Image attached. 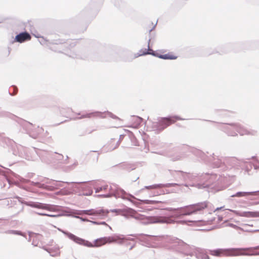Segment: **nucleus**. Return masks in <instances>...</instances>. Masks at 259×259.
I'll return each mask as SVG.
<instances>
[{
    "instance_id": "f257e3e1",
    "label": "nucleus",
    "mask_w": 259,
    "mask_h": 259,
    "mask_svg": "<svg viewBox=\"0 0 259 259\" xmlns=\"http://www.w3.org/2000/svg\"><path fill=\"white\" fill-rule=\"evenodd\" d=\"M208 202L204 201L178 208L166 207L164 210L169 211L162 216H149L137 213L134 209L127 207L122 209L120 214L126 219L133 218L144 225L149 224H178L185 225L187 221L180 220L184 216L190 215L201 211L207 207Z\"/></svg>"
},
{
    "instance_id": "f03ea898",
    "label": "nucleus",
    "mask_w": 259,
    "mask_h": 259,
    "mask_svg": "<svg viewBox=\"0 0 259 259\" xmlns=\"http://www.w3.org/2000/svg\"><path fill=\"white\" fill-rule=\"evenodd\" d=\"M9 171L12 172L11 170L8 168L5 169V170L0 169V180L3 181L5 180L9 184V185L14 183V184L18 187L32 192H36L37 191L38 188L45 189L49 191H54L60 188H64L65 184H80L87 183V182H67L46 179H43V180H40V182H34L28 179H25L21 177H19V178L20 182H18V181L12 182L8 175V173Z\"/></svg>"
},
{
    "instance_id": "7ed1b4c3",
    "label": "nucleus",
    "mask_w": 259,
    "mask_h": 259,
    "mask_svg": "<svg viewBox=\"0 0 259 259\" xmlns=\"http://www.w3.org/2000/svg\"><path fill=\"white\" fill-rule=\"evenodd\" d=\"M168 171L174 180L177 182L182 180L196 181V183H194L192 186H194L198 189L211 188L217 192L226 188L225 186H219L220 183L222 182V179H218V176L215 174L205 173L199 176L197 174L187 173L182 170L169 169Z\"/></svg>"
},
{
    "instance_id": "20e7f679",
    "label": "nucleus",
    "mask_w": 259,
    "mask_h": 259,
    "mask_svg": "<svg viewBox=\"0 0 259 259\" xmlns=\"http://www.w3.org/2000/svg\"><path fill=\"white\" fill-rule=\"evenodd\" d=\"M66 235L69 239L72 240L74 242L79 245L89 247H97L105 244L106 243H110L115 242H118L120 243L123 242L124 240L134 241V238L123 237L121 235H114L112 236L104 237L96 239L94 241V243L86 240L84 239L77 237L72 233L64 231L63 230H59Z\"/></svg>"
},
{
    "instance_id": "39448f33",
    "label": "nucleus",
    "mask_w": 259,
    "mask_h": 259,
    "mask_svg": "<svg viewBox=\"0 0 259 259\" xmlns=\"http://www.w3.org/2000/svg\"><path fill=\"white\" fill-rule=\"evenodd\" d=\"M210 254L215 256H234L239 255H259V245L253 247L217 248L208 250Z\"/></svg>"
},
{
    "instance_id": "423d86ee",
    "label": "nucleus",
    "mask_w": 259,
    "mask_h": 259,
    "mask_svg": "<svg viewBox=\"0 0 259 259\" xmlns=\"http://www.w3.org/2000/svg\"><path fill=\"white\" fill-rule=\"evenodd\" d=\"M218 123L224 125V126L222 127V130L229 136H237V134L236 132L241 136L245 135L254 136L257 134L256 131L253 130H248L245 127L238 123H226L218 122Z\"/></svg>"
},
{
    "instance_id": "0eeeda50",
    "label": "nucleus",
    "mask_w": 259,
    "mask_h": 259,
    "mask_svg": "<svg viewBox=\"0 0 259 259\" xmlns=\"http://www.w3.org/2000/svg\"><path fill=\"white\" fill-rule=\"evenodd\" d=\"M113 187H110V192L106 194H99L97 196L98 197L109 198L112 196L115 198H121L123 199H127L132 201L131 198H136L131 194H127L126 192L122 189L118 187L116 185H113Z\"/></svg>"
},
{
    "instance_id": "6e6552de",
    "label": "nucleus",
    "mask_w": 259,
    "mask_h": 259,
    "mask_svg": "<svg viewBox=\"0 0 259 259\" xmlns=\"http://www.w3.org/2000/svg\"><path fill=\"white\" fill-rule=\"evenodd\" d=\"M185 119L175 115L173 116H167L165 117H160L158 121L154 122L152 124V128L154 131L161 132L171 124L174 123L176 120H183Z\"/></svg>"
},
{
    "instance_id": "1a4fd4ad",
    "label": "nucleus",
    "mask_w": 259,
    "mask_h": 259,
    "mask_svg": "<svg viewBox=\"0 0 259 259\" xmlns=\"http://www.w3.org/2000/svg\"><path fill=\"white\" fill-rule=\"evenodd\" d=\"M40 39L39 40V41L41 45H61V46L64 45L65 47L68 48V49H71L74 47L76 45V41H66V39H61L59 37L58 35H55L54 36L50 37L48 39H45L44 37L40 36Z\"/></svg>"
},
{
    "instance_id": "9d476101",
    "label": "nucleus",
    "mask_w": 259,
    "mask_h": 259,
    "mask_svg": "<svg viewBox=\"0 0 259 259\" xmlns=\"http://www.w3.org/2000/svg\"><path fill=\"white\" fill-rule=\"evenodd\" d=\"M104 114L108 115L110 117L114 119H120V118L117 117L116 115L113 114L112 112L106 111L104 112H100V111H93L90 113H83L82 114H81L80 113H78L77 115H80V116L76 118V119H81L84 118H91L92 117H99L101 118H105V116H104Z\"/></svg>"
},
{
    "instance_id": "9b49d317",
    "label": "nucleus",
    "mask_w": 259,
    "mask_h": 259,
    "mask_svg": "<svg viewBox=\"0 0 259 259\" xmlns=\"http://www.w3.org/2000/svg\"><path fill=\"white\" fill-rule=\"evenodd\" d=\"M22 203L30 207L42 209H46L50 211H58L60 206L49 204L42 203L38 202L33 201H22Z\"/></svg>"
},
{
    "instance_id": "f8f14e48",
    "label": "nucleus",
    "mask_w": 259,
    "mask_h": 259,
    "mask_svg": "<svg viewBox=\"0 0 259 259\" xmlns=\"http://www.w3.org/2000/svg\"><path fill=\"white\" fill-rule=\"evenodd\" d=\"M36 152L42 162L47 164H53V158H55L54 152L45 149H38Z\"/></svg>"
},
{
    "instance_id": "ddd939ff",
    "label": "nucleus",
    "mask_w": 259,
    "mask_h": 259,
    "mask_svg": "<svg viewBox=\"0 0 259 259\" xmlns=\"http://www.w3.org/2000/svg\"><path fill=\"white\" fill-rule=\"evenodd\" d=\"M109 213L108 209H104L100 208L97 209H91L88 210H75V214L78 215H82L83 214H88L89 215H96L101 217H106Z\"/></svg>"
},
{
    "instance_id": "4468645a",
    "label": "nucleus",
    "mask_w": 259,
    "mask_h": 259,
    "mask_svg": "<svg viewBox=\"0 0 259 259\" xmlns=\"http://www.w3.org/2000/svg\"><path fill=\"white\" fill-rule=\"evenodd\" d=\"M23 130L26 132V133L28 134L30 137L33 139H36L39 134H40L43 130L41 127L39 128L37 127V129L36 131H33L34 125L26 121H23L22 124Z\"/></svg>"
},
{
    "instance_id": "2eb2a0df",
    "label": "nucleus",
    "mask_w": 259,
    "mask_h": 259,
    "mask_svg": "<svg viewBox=\"0 0 259 259\" xmlns=\"http://www.w3.org/2000/svg\"><path fill=\"white\" fill-rule=\"evenodd\" d=\"M130 236L135 237L136 239L141 242V244L148 246L154 240L156 236L149 235L145 234H131Z\"/></svg>"
},
{
    "instance_id": "dca6fc26",
    "label": "nucleus",
    "mask_w": 259,
    "mask_h": 259,
    "mask_svg": "<svg viewBox=\"0 0 259 259\" xmlns=\"http://www.w3.org/2000/svg\"><path fill=\"white\" fill-rule=\"evenodd\" d=\"M180 247L179 251L186 256L193 257L194 253H195L196 248L194 246H190L189 245L184 242L183 241L179 242Z\"/></svg>"
},
{
    "instance_id": "f3484780",
    "label": "nucleus",
    "mask_w": 259,
    "mask_h": 259,
    "mask_svg": "<svg viewBox=\"0 0 259 259\" xmlns=\"http://www.w3.org/2000/svg\"><path fill=\"white\" fill-rule=\"evenodd\" d=\"M178 184L177 183H166V184H158L152 185L145 186V188L147 189H159V191L157 192V194H164L168 193L169 190L165 189H162V188H169L174 187Z\"/></svg>"
},
{
    "instance_id": "a211bd4d",
    "label": "nucleus",
    "mask_w": 259,
    "mask_h": 259,
    "mask_svg": "<svg viewBox=\"0 0 259 259\" xmlns=\"http://www.w3.org/2000/svg\"><path fill=\"white\" fill-rule=\"evenodd\" d=\"M31 37L30 34L28 32L25 31L17 34L14 39L11 41V43L13 44L15 42L23 43L26 41L30 40Z\"/></svg>"
},
{
    "instance_id": "6ab92c4d",
    "label": "nucleus",
    "mask_w": 259,
    "mask_h": 259,
    "mask_svg": "<svg viewBox=\"0 0 259 259\" xmlns=\"http://www.w3.org/2000/svg\"><path fill=\"white\" fill-rule=\"evenodd\" d=\"M209 161L211 166L213 168L221 167L224 165L223 157L220 158L219 156L215 155L213 153L212 158H210Z\"/></svg>"
},
{
    "instance_id": "aec40b11",
    "label": "nucleus",
    "mask_w": 259,
    "mask_h": 259,
    "mask_svg": "<svg viewBox=\"0 0 259 259\" xmlns=\"http://www.w3.org/2000/svg\"><path fill=\"white\" fill-rule=\"evenodd\" d=\"M151 39L149 38L148 42V49H145V52L143 53H137L135 54L134 58H138L141 56H144L146 55H151L153 56L159 58V55L161 54H159L157 52L153 51L152 49H150L149 44L150 42Z\"/></svg>"
},
{
    "instance_id": "412c9836",
    "label": "nucleus",
    "mask_w": 259,
    "mask_h": 259,
    "mask_svg": "<svg viewBox=\"0 0 259 259\" xmlns=\"http://www.w3.org/2000/svg\"><path fill=\"white\" fill-rule=\"evenodd\" d=\"M54 155L55 158H53L54 159L53 164H55L56 163H67V160L68 159V156H66V159H64V156L61 154L54 152Z\"/></svg>"
},
{
    "instance_id": "4be33fe9",
    "label": "nucleus",
    "mask_w": 259,
    "mask_h": 259,
    "mask_svg": "<svg viewBox=\"0 0 259 259\" xmlns=\"http://www.w3.org/2000/svg\"><path fill=\"white\" fill-rule=\"evenodd\" d=\"M259 195V190L251 191V192H241L239 191L236 192L235 194L232 195L231 197H241L246 196H255Z\"/></svg>"
},
{
    "instance_id": "5701e85b",
    "label": "nucleus",
    "mask_w": 259,
    "mask_h": 259,
    "mask_svg": "<svg viewBox=\"0 0 259 259\" xmlns=\"http://www.w3.org/2000/svg\"><path fill=\"white\" fill-rule=\"evenodd\" d=\"M239 216L247 218L259 217V211H242L239 213Z\"/></svg>"
},
{
    "instance_id": "b1692460",
    "label": "nucleus",
    "mask_w": 259,
    "mask_h": 259,
    "mask_svg": "<svg viewBox=\"0 0 259 259\" xmlns=\"http://www.w3.org/2000/svg\"><path fill=\"white\" fill-rule=\"evenodd\" d=\"M118 166L119 168L125 170L127 171H130L135 169L134 165L126 162L121 163L118 165Z\"/></svg>"
},
{
    "instance_id": "393cba45",
    "label": "nucleus",
    "mask_w": 259,
    "mask_h": 259,
    "mask_svg": "<svg viewBox=\"0 0 259 259\" xmlns=\"http://www.w3.org/2000/svg\"><path fill=\"white\" fill-rule=\"evenodd\" d=\"M233 45L232 44H227L221 47V52L222 54L227 53L231 51ZM221 54V53H220Z\"/></svg>"
},
{
    "instance_id": "a878e982",
    "label": "nucleus",
    "mask_w": 259,
    "mask_h": 259,
    "mask_svg": "<svg viewBox=\"0 0 259 259\" xmlns=\"http://www.w3.org/2000/svg\"><path fill=\"white\" fill-rule=\"evenodd\" d=\"M41 237L42 235L39 234H33L32 245L34 246H37L38 244V241L41 238Z\"/></svg>"
},
{
    "instance_id": "bb28decb",
    "label": "nucleus",
    "mask_w": 259,
    "mask_h": 259,
    "mask_svg": "<svg viewBox=\"0 0 259 259\" xmlns=\"http://www.w3.org/2000/svg\"><path fill=\"white\" fill-rule=\"evenodd\" d=\"M97 13V10H93V11H89L88 8H85L81 12L80 15L81 16H84L85 15H87L88 16H91L96 14Z\"/></svg>"
},
{
    "instance_id": "cd10ccee",
    "label": "nucleus",
    "mask_w": 259,
    "mask_h": 259,
    "mask_svg": "<svg viewBox=\"0 0 259 259\" xmlns=\"http://www.w3.org/2000/svg\"><path fill=\"white\" fill-rule=\"evenodd\" d=\"M159 58L163 60H175L177 58V56H174L169 53L159 55Z\"/></svg>"
},
{
    "instance_id": "c85d7f7f",
    "label": "nucleus",
    "mask_w": 259,
    "mask_h": 259,
    "mask_svg": "<svg viewBox=\"0 0 259 259\" xmlns=\"http://www.w3.org/2000/svg\"><path fill=\"white\" fill-rule=\"evenodd\" d=\"M217 112L220 115L223 117H230L232 112L226 110H218Z\"/></svg>"
},
{
    "instance_id": "c756f323",
    "label": "nucleus",
    "mask_w": 259,
    "mask_h": 259,
    "mask_svg": "<svg viewBox=\"0 0 259 259\" xmlns=\"http://www.w3.org/2000/svg\"><path fill=\"white\" fill-rule=\"evenodd\" d=\"M112 2L115 7L120 8L123 6L125 4V2L123 0H112Z\"/></svg>"
},
{
    "instance_id": "7c9ffc66",
    "label": "nucleus",
    "mask_w": 259,
    "mask_h": 259,
    "mask_svg": "<svg viewBox=\"0 0 259 259\" xmlns=\"http://www.w3.org/2000/svg\"><path fill=\"white\" fill-rule=\"evenodd\" d=\"M142 202V204H154L157 203L158 201L155 200H139Z\"/></svg>"
},
{
    "instance_id": "2f4dec72",
    "label": "nucleus",
    "mask_w": 259,
    "mask_h": 259,
    "mask_svg": "<svg viewBox=\"0 0 259 259\" xmlns=\"http://www.w3.org/2000/svg\"><path fill=\"white\" fill-rule=\"evenodd\" d=\"M202 252L198 253L196 252V249L195 250V253H194V255L193 256L194 257L193 258L187 257L186 259H201Z\"/></svg>"
},
{
    "instance_id": "473e14b6",
    "label": "nucleus",
    "mask_w": 259,
    "mask_h": 259,
    "mask_svg": "<svg viewBox=\"0 0 259 259\" xmlns=\"http://www.w3.org/2000/svg\"><path fill=\"white\" fill-rule=\"evenodd\" d=\"M108 185H104L103 186L99 187L98 188H95V192L96 193H99L103 190H107L108 189Z\"/></svg>"
},
{
    "instance_id": "72a5a7b5",
    "label": "nucleus",
    "mask_w": 259,
    "mask_h": 259,
    "mask_svg": "<svg viewBox=\"0 0 259 259\" xmlns=\"http://www.w3.org/2000/svg\"><path fill=\"white\" fill-rule=\"evenodd\" d=\"M14 235H20L24 236L26 238V235H25L24 233H23L21 231H18V230H14L13 232Z\"/></svg>"
},
{
    "instance_id": "f704fd0d",
    "label": "nucleus",
    "mask_w": 259,
    "mask_h": 259,
    "mask_svg": "<svg viewBox=\"0 0 259 259\" xmlns=\"http://www.w3.org/2000/svg\"><path fill=\"white\" fill-rule=\"evenodd\" d=\"M136 122L137 124L138 125H139L141 124V123L142 122L143 119L142 117H140L139 116H136Z\"/></svg>"
},
{
    "instance_id": "c9c22d12",
    "label": "nucleus",
    "mask_w": 259,
    "mask_h": 259,
    "mask_svg": "<svg viewBox=\"0 0 259 259\" xmlns=\"http://www.w3.org/2000/svg\"><path fill=\"white\" fill-rule=\"evenodd\" d=\"M109 211V212L110 211L111 212H117L118 213V214H120L121 213V211H122V209H111L110 210H108Z\"/></svg>"
},
{
    "instance_id": "e433bc0d",
    "label": "nucleus",
    "mask_w": 259,
    "mask_h": 259,
    "mask_svg": "<svg viewBox=\"0 0 259 259\" xmlns=\"http://www.w3.org/2000/svg\"><path fill=\"white\" fill-rule=\"evenodd\" d=\"M201 259H210L209 256L206 253L202 252Z\"/></svg>"
},
{
    "instance_id": "4c0bfd02",
    "label": "nucleus",
    "mask_w": 259,
    "mask_h": 259,
    "mask_svg": "<svg viewBox=\"0 0 259 259\" xmlns=\"http://www.w3.org/2000/svg\"><path fill=\"white\" fill-rule=\"evenodd\" d=\"M193 152L195 154L198 155L199 156H201L203 154L202 152L198 149H195Z\"/></svg>"
},
{
    "instance_id": "58836bf2",
    "label": "nucleus",
    "mask_w": 259,
    "mask_h": 259,
    "mask_svg": "<svg viewBox=\"0 0 259 259\" xmlns=\"http://www.w3.org/2000/svg\"><path fill=\"white\" fill-rule=\"evenodd\" d=\"M12 89H14V92L13 94H11L10 92H9L10 94L11 95H15L17 94V92H18V89L17 88V87L15 85H13L12 86Z\"/></svg>"
},
{
    "instance_id": "ea45409f",
    "label": "nucleus",
    "mask_w": 259,
    "mask_h": 259,
    "mask_svg": "<svg viewBox=\"0 0 259 259\" xmlns=\"http://www.w3.org/2000/svg\"><path fill=\"white\" fill-rule=\"evenodd\" d=\"M74 218L79 219L82 222H89V221L88 220V219L85 218L80 217L78 216H74Z\"/></svg>"
},
{
    "instance_id": "a19ab883",
    "label": "nucleus",
    "mask_w": 259,
    "mask_h": 259,
    "mask_svg": "<svg viewBox=\"0 0 259 259\" xmlns=\"http://www.w3.org/2000/svg\"><path fill=\"white\" fill-rule=\"evenodd\" d=\"M93 190L90 189L89 190V191L88 192H83V195H84V196H90V195H91L92 194H93Z\"/></svg>"
},
{
    "instance_id": "79ce46f5",
    "label": "nucleus",
    "mask_w": 259,
    "mask_h": 259,
    "mask_svg": "<svg viewBox=\"0 0 259 259\" xmlns=\"http://www.w3.org/2000/svg\"><path fill=\"white\" fill-rule=\"evenodd\" d=\"M131 139L132 142L134 143V145L137 146V140H136L135 137L134 135H132L131 137Z\"/></svg>"
},
{
    "instance_id": "37998d69",
    "label": "nucleus",
    "mask_w": 259,
    "mask_h": 259,
    "mask_svg": "<svg viewBox=\"0 0 259 259\" xmlns=\"http://www.w3.org/2000/svg\"><path fill=\"white\" fill-rule=\"evenodd\" d=\"M14 230H7L5 232V233L6 234H13Z\"/></svg>"
},
{
    "instance_id": "c03bdc74",
    "label": "nucleus",
    "mask_w": 259,
    "mask_h": 259,
    "mask_svg": "<svg viewBox=\"0 0 259 259\" xmlns=\"http://www.w3.org/2000/svg\"><path fill=\"white\" fill-rule=\"evenodd\" d=\"M119 144H120L119 141L117 142L116 146L113 148H111V151L115 149L116 148H117L119 146Z\"/></svg>"
},
{
    "instance_id": "a18cd8bd",
    "label": "nucleus",
    "mask_w": 259,
    "mask_h": 259,
    "mask_svg": "<svg viewBox=\"0 0 259 259\" xmlns=\"http://www.w3.org/2000/svg\"><path fill=\"white\" fill-rule=\"evenodd\" d=\"M35 213L42 216H47L48 214L46 213H42V212H35Z\"/></svg>"
},
{
    "instance_id": "49530a36",
    "label": "nucleus",
    "mask_w": 259,
    "mask_h": 259,
    "mask_svg": "<svg viewBox=\"0 0 259 259\" xmlns=\"http://www.w3.org/2000/svg\"><path fill=\"white\" fill-rule=\"evenodd\" d=\"M228 226H230V227H233L234 228H239V229L240 228V227L237 226L236 225H234L233 224L230 223V224H228Z\"/></svg>"
},
{
    "instance_id": "de8ad7c7",
    "label": "nucleus",
    "mask_w": 259,
    "mask_h": 259,
    "mask_svg": "<svg viewBox=\"0 0 259 259\" xmlns=\"http://www.w3.org/2000/svg\"><path fill=\"white\" fill-rule=\"evenodd\" d=\"M223 217L222 216H221V215H218V221H217V223H219L220 222H221L222 220H223Z\"/></svg>"
},
{
    "instance_id": "09e8293b",
    "label": "nucleus",
    "mask_w": 259,
    "mask_h": 259,
    "mask_svg": "<svg viewBox=\"0 0 259 259\" xmlns=\"http://www.w3.org/2000/svg\"><path fill=\"white\" fill-rule=\"evenodd\" d=\"M87 134V131H84L79 134V136H84Z\"/></svg>"
},
{
    "instance_id": "8fccbe9b",
    "label": "nucleus",
    "mask_w": 259,
    "mask_h": 259,
    "mask_svg": "<svg viewBox=\"0 0 259 259\" xmlns=\"http://www.w3.org/2000/svg\"><path fill=\"white\" fill-rule=\"evenodd\" d=\"M13 154L15 155H18L19 156H22L19 151L17 152L15 150L13 151Z\"/></svg>"
},
{
    "instance_id": "3c124183",
    "label": "nucleus",
    "mask_w": 259,
    "mask_h": 259,
    "mask_svg": "<svg viewBox=\"0 0 259 259\" xmlns=\"http://www.w3.org/2000/svg\"><path fill=\"white\" fill-rule=\"evenodd\" d=\"M47 216L48 217H52V218H56L58 215H55V214H48Z\"/></svg>"
},
{
    "instance_id": "603ef678",
    "label": "nucleus",
    "mask_w": 259,
    "mask_h": 259,
    "mask_svg": "<svg viewBox=\"0 0 259 259\" xmlns=\"http://www.w3.org/2000/svg\"><path fill=\"white\" fill-rule=\"evenodd\" d=\"M99 225H108L105 222H99Z\"/></svg>"
},
{
    "instance_id": "864d4df0",
    "label": "nucleus",
    "mask_w": 259,
    "mask_h": 259,
    "mask_svg": "<svg viewBox=\"0 0 259 259\" xmlns=\"http://www.w3.org/2000/svg\"><path fill=\"white\" fill-rule=\"evenodd\" d=\"M32 237L33 238V236H31V235L29 234V238H28V241L29 242H30V241H31V238H32Z\"/></svg>"
},
{
    "instance_id": "5fc2aeb1",
    "label": "nucleus",
    "mask_w": 259,
    "mask_h": 259,
    "mask_svg": "<svg viewBox=\"0 0 259 259\" xmlns=\"http://www.w3.org/2000/svg\"><path fill=\"white\" fill-rule=\"evenodd\" d=\"M123 137H124L123 135H120L119 137V139L118 141L120 142V141H121L122 140Z\"/></svg>"
},
{
    "instance_id": "6e6d98bb",
    "label": "nucleus",
    "mask_w": 259,
    "mask_h": 259,
    "mask_svg": "<svg viewBox=\"0 0 259 259\" xmlns=\"http://www.w3.org/2000/svg\"><path fill=\"white\" fill-rule=\"evenodd\" d=\"M91 222L94 224H96V225H99V222H96V221H91Z\"/></svg>"
},
{
    "instance_id": "4d7b16f0",
    "label": "nucleus",
    "mask_w": 259,
    "mask_h": 259,
    "mask_svg": "<svg viewBox=\"0 0 259 259\" xmlns=\"http://www.w3.org/2000/svg\"><path fill=\"white\" fill-rule=\"evenodd\" d=\"M144 52H145V49H141L139 51V52H138V53H143Z\"/></svg>"
},
{
    "instance_id": "13d9d810",
    "label": "nucleus",
    "mask_w": 259,
    "mask_h": 259,
    "mask_svg": "<svg viewBox=\"0 0 259 259\" xmlns=\"http://www.w3.org/2000/svg\"><path fill=\"white\" fill-rule=\"evenodd\" d=\"M203 120L204 121H208L209 122H212V123H215L216 122L214 121H212V120H205V119H203Z\"/></svg>"
},
{
    "instance_id": "bf43d9fd",
    "label": "nucleus",
    "mask_w": 259,
    "mask_h": 259,
    "mask_svg": "<svg viewBox=\"0 0 259 259\" xmlns=\"http://www.w3.org/2000/svg\"><path fill=\"white\" fill-rule=\"evenodd\" d=\"M248 199L250 200H255V198L253 197H250V198H248Z\"/></svg>"
},
{
    "instance_id": "052dcab7",
    "label": "nucleus",
    "mask_w": 259,
    "mask_h": 259,
    "mask_svg": "<svg viewBox=\"0 0 259 259\" xmlns=\"http://www.w3.org/2000/svg\"><path fill=\"white\" fill-rule=\"evenodd\" d=\"M259 204V201L254 202L251 204V205H257Z\"/></svg>"
},
{
    "instance_id": "680f3d73",
    "label": "nucleus",
    "mask_w": 259,
    "mask_h": 259,
    "mask_svg": "<svg viewBox=\"0 0 259 259\" xmlns=\"http://www.w3.org/2000/svg\"><path fill=\"white\" fill-rule=\"evenodd\" d=\"M155 25H155L153 27V28H152V29H151L149 30V32H150H150H151V31H152L154 29V28H155Z\"/></svg>"
},
{
    "instance_id": "e2e57ef3",
    "label": "nucleus",
    "mask_w": 259,
    "mask_h": 259,
    "mask_svg": "<svg viewBox=\"0 0 259 259\" xmlns=\"http://www.w3.org/2000/svg\"><path fill=\"white\" fill-rule=\"evenodd\" d=\"M222 207H218V208H217L215 209V211H217V210H220V209H222Z\"/></svg>"
},
{
    "instance_id": "0e129e2a",
    "label": "nucleus",
    "mask_w": 259,
    "mask_h": 259,
    "mask_svg": "<svg viewBox=\"0 0 259 259\" xmlns=\"http://www.w3.org/2000/svg\"><path fill=\"white\" fill-rule=\"evenodd\" d=\"M34 35L35 36V37H37V38H40V37L41 36L39 35H35V34H34Z\"/></svg>"
},
{
    "instance_id": "69168bd1",
    "label": "nucleus",
    "mask_w": 259,
    "mask_h": 259,
    "mask_svg": "<svg viewBox=\"0 0 259 259\" xmlns=\"http://www.w3.org/2000/svg\"><path fill=\"white\" fill-rule=\"evenodd\" d=\"M215 228H217V227L214 226V227L211 228V229H209L208 230H212V229H214Z\"/></svg>"
},
{
    "instance_id": "338daca9",
    "label": "nucleus",
    "mask_w": 259,
    "mask_h": 259,
    "mask_svg": "<svg viewBox=\"0 0 259 259\" xmlns=\"http://www.w3.org/2000/svg\"><path fill=\"white\" fill-rule=\"evenodd\" d=\"M134 247V245L130 247V250H132V249L133 248V247Z\"/></svg>"
},
{
    "instance_id": "774afa93",
    "label": "nucleus",
    "mask_w": 259,
    "mask_h": 259,
    "mask_svg": "<svg viewBox=\"0 0 259 259\" xmlns=\"http://www.w3.org/2000/svg\"><path fill=\"white\" fill-rule=\"evenodd\" d=\"M139 179V177H138L135 180H133V182H136L137 180Z\"/></svg>"
}]
</instances>
